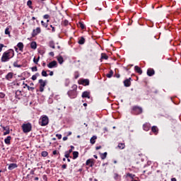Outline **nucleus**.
<instances>
[{
  "mask_svg": "<svg viewBox=\"0 0 181 181\" xmlns=\"http://www.w3.org/2000/svg\"><path fill=\"white\" fill-rule=\"evenodd\" d=\"M49 47H52V49H55V47H54V42H53V41H49Z\"/></svg>",
  "mask_w": 181,
  "mask_h": 181,
  "instance_id": "nucleus-34",
  "label": "nucleus"
},
{
  "mask_svg": "<svg viewBox=\"0 0 181 181\" xmlns=\"http://www.w3.org/2000/svg\"><path fill=\"white\" fill-rule=\"evenodd\" d=\"M78 158V151L73 152V159H77Z\"/></svg>",
  "mask_w": 181,
  "mask_h": 181,
  "instance_id": "nucleus-31",
  "label": "nucleus"
},
{
  "mask_svg": "<svg viewBox=\"0 0 181 181\" xmlns=\"http://www.w3.org/2000/svg\"><path fill=\"white\" fill-rule=\"evenodd\" d=\"M68 95L70 98H76L77 97V85L72 86V90L68 91Z\"/></svg>",
  "mask_w": 181,
  "mask_h": 181,
  "instance_id": "nucleus-2",
  "label": "nucleus"
},
{
  "mask_svg": "<svg viewBox=\"0 0 181 181\" xmlns=\"http://www.w3.org/2000/svg\"><path fill=\"white\" fill-rule=\"evenodd\" d=\"M47 155H49V153H47V151H42L41 153V156H42L43 158H46V156H47Z\"/></svg>",
  "mask_w": 181,
  "mask_h": 181,
  "instance_id": "nucleus-35",
  "label": "nucleus"
},
{
  "mask_svg": "<svg viewBox=\"0 0 181 181\" xmlns=\"http://www.w3.org/2000/svg\"><path fill=\"white\" fill-rule=\"evenodd\" d=\"M23 85L25 86L23 88H26V87H28V85L27 83H25V82H23Z\"/></svg>",
  "mask_w": 181,
  "mask_h": 181,
  "instance_id": "nucleus-55",
  "label": "nucleus"
},
{
  "mask_svg": "<svg viewBox=\"0 0 181 181\" xmlns=\"http://www.w3.org/2000/svg\"><path fill=\"white\" fill-rule=\"evenodd\" d=\"M31 49H33L35 50V49L37 47V44H36V42H32L30 44Z\"/></svg>",
  "mask_w": 181,
  "mask_h": 181,
  "instance_id": "nucleus-26",
  "label": "nucleus"
},
{
  "mask_svg": "<svg viewBox=\"0 0 181 181\" xmlns=\"http://www.w3.org/2000/svg\"><path fill=\"white\" fill-rule=\"evenodd\" d=\"M1 127L3 129V131H6L4 132V135H9V134L11 133V130H9V127H4L2 126V124H1Z\"/></svg>",
  "mask_w": 181,
  "mask_h": 181,
  "instance_id": "nucleus-10",
  "label": "nucleus"
},
{
  "mask_svg": "<svg viewBox=\"0 0 181 181\" xmlns=\"http://www.w3.org/2000/svg\"><path fill=\"white\" fill-rule=\"evenodd\" d=\"M50 28H52V32H56V30L54 29V27L53 25H50Z\"/></svg>",
  "mask_w": 181,
  "mask_h": 181,
  "instance_id": "nucleus-51",
  "label": "nucleus"
},
{
  "mask_svg": "<svg viewBox=\"0 0 181 181\" xmlns=\"http://www.w3.org/2000/svg\"><path fill=\"white\" fill-rule=\"evenodd\" d=\"M27 88H28V90H29V91H33V90H35V88H33V87H30V86H27Z\"/></svg>",
  "mask_w": 181,
  "mask_h": 181,
  "instance_id": "nucleus-45",
  "label": "nucleus"
},
{
  "mask_svg": "<svg viewBox=\"0 0 181 181\" xmlns=\"http://www.w3.org/2000/svg\"><path fill=\"white\" fill-rule=\"evenodd\" d=\"M171 181H177L175 177L171 178Z\"/></svg>",
  "mask_w": 181,
  "mask_h": 181,
  "instance_id": "nucleus-63",
  "label": "nucleus"
},
{
  "mask_svg": "<svg viewBox=\"0 0 181 181\" xmlns=\"http://www.w3.org/2000/svg\"><path fill=\"white\" fill-rule=\"evenodd\" d=\"M16 168H18V164L16 163H11L8 165V170H13V169H16Z\"/></svg>",
  "mask_w": 181,
  "mask_h": 181,
  "instance_id": "nucleus-13",
  "label": "nucleus"
},
{
  "mask_svg": "<svg viewBox=\"0 0 181 181\" xmlns=\"http://www.w3.org/2000/svg\"><path fill=\"white\" fill-rule=\"evenodd\" d=\"M41 24H42V26H43L44 28H47L48 26L47 23H45V21H41Z\"/></svg>",
  "mask_w": 181,
  "mask_h": 181,
  "instance_id": "nucleus-38",
  "label": "nucleus"
},
{
  "mask_svg": "<svg viewBox=\"0 0 181 181\" xmlns=\"http://www.w3.org/2000/svg\"><path fill=\"white\" fill-rule=\"evenodd\" d=\"M17 47H18V49L21 52H23V42H18L17 45Z\"/></svg>",
  "mask_w": 181,
  "mask_h": 181,
  "instance_id": "nucleus-23",
  "label": "nucleus"
},
{
  "mask_svg": "<svg viewBox=\"0 0 181 181\" xmlns=\"http://www.w3.org/2000/svg\"><path fill=\"white\" fill-rule=\"evenodd\" d=\"M67 139H68L67 136L63 137V141H67Z\"/></svg>",
  "mask_w": 181,
  "mask_h": 181,
  "instance_id": "nucleus-61",
  "label": "nucleus"
},
{
  "mask_svg": "<svg viewBox=\"0 0 181 181\" xmlns=\"http://www.w3.org/2000/svg\"><path fill=\"white\" fill-rule=\"evenodd\" d=\"M155 75V70L152 68H149L147 70V76H148V77H152V76Z\"/></svg>",
  "mask_w": 181,
  "mask_h": 181,
  "instance_id": "nucleus-11",
  "label": "nucleus"
},
{
  "mask_svg": "<svg viewBox=\"0 0 181 181\" xmlns=\"http://www.w3.org/2000/svg\"><path fill=\"white\" fill-rule=\"evenodd\" d=\"M5 98V93H0V98Z\"/></svg>",
  "mask_w": 181,
  "mask_h": 181,
  "instance_id": "nucleus-48",
  "label": "nucleus"
},
{
  "mask_svg": "<svg viewBox=\"0 0 181 181\" xmlns=\"http://www.w3.org/2000/svg\"><path fill=\"white\" fill-rule=\"evenodd\" d=\"M66 168H67V165L66 164H64L62 165V169H66Z\"/></svg>",
  "mask_w": 181,
  "mask_h": 181,
  "instance_id": "nucleus-52",
  "label": "nucleus"
},
{
  "mask_svg": "<svg viewBox=\"0 0 181 181\" xmlns=\"http://www.w3.org/2000/svg\"><path fill=\"white\" fill-rule=\"evenodd\" d=\"M97 139V136H93L90 138V142L92 145H94L95 144V140Z\"/></svg>",
  "mask_w": 181,
  "mask_h": 181,
  "instance_id": "nucleus-25",
  "label": "nucleus"
},
{
  "mask_svg": "<svg viewBox=\"0 0 181 181\" xmlns=\"http://www.w3.org/2000/svg\"><path fill=\"white\" fill-rule=\"evenodd\" d=\"M44 19H49V18H50V16H49L48 14H45L43 16Z\"/></svg>",
  "mask_w": 181,
  "mask_h": 181,
  "instance_id": "nucleus-47",
  "label": "nucleus"
},
{
  "mask_svg": "<svg viewBox=\"0 0 181 181\" xmlns=\"http://www.w3.org/2000/svg\"><path fill=\"white\" fill-rule=\"evenodd\" d=\"M62 25H64V26H67V25H69V21L64 20Z\"/></svg>",
  "mask_w": 181,
  "mask_h": 181,
  "instance_id": "nucleus-42",
  "label": "nucleus"
},
{
  "mask_svg": "<svg viewBox=\"0 0 181 181\" xmlns=\"http://www.w3.org/2000/svg\"><path fill=\"white\" fill-rule=\"evenodd\" d=\"M131 78H129L124 81V87H131Z\"/></svg>",
  "mask_w": 181,
  "mask_h": 181,
  "instance_id": "nucleus-12",
  "label": "nucleus"
},
{
  "mask_svg": "<svg viewBox=\"0 0 181 181\" xmlns=\"http://www.w3.org/2000/svg\"><path fill=\"white\" fill-rule=\"evenodd\" d=\"M79 84H81L82 86H90V80L84 78L80 79Z\"/></svg>",
  "mask_w": 181,
  "mask_h": 181,
  "instance_id": "nucleus-8",
  "label": "nucleus"
},
{
  "mask_svg": "<svg viewBox=\"0 0 181 181\" xmlns=\"http://www.w3.org/2000/svg\"><path fill=\"white\" fill-rule=\"evenodd\" d=\"M65 158H70V153H69V152H67V151H66L65 152Z\"/></svg>",
  "mask_w": 181,
  "mask_h": 181,
  "instance_id": "nucleus-44",
  "label": "nucleus"
},
{
  "mask_svg": "<svg viewBox=\"0 0 181 181\" xmlns=\"http://www.w3.org/2000/svg\"><path fill=\"white\" fill-rule=\"evenodd\" d=\"M32 71H37V66H34L31 68Z\"/></svg>",
  "mask_w": 181,
  "mask_h": 181,
  "instance_id": "nucleus-46",
  "label": "nucleus"
},
{
  "mask_svg": "<svg viewBox=\"0 0 181 181\" xmlns=\"http://www.w3.org/2000/svg\"><path fill=\"white\" fill-rule=\"evenodd\" d=\"M117 78H119V77H121V76L119 75V74H116L115 76Z\"/></svg>",
  "mask_w": 181,
  "mask_h": 181,
  "instance_id": "nucleus-54",
  "label": "nucleus"
},
{
  "mask_svg": "<svg viewBox=\"0 0 181 181\" xmlns=\"http://www.w3.org/2000/svg\"><path fill=\"white\" fill-rule=\"evenodd\" d=\"M78 28H81V29H86V25H84V23H83L81 21L78 22Z\"/></svg>",
  "mask_w": 181,
  "mask_h": 181,
  "instance_id": "nucleus-29",
  "label": "nucleus"
},
{
  "mask_svg": "<svg viewBox=\"0 0 181 181\" xmlns=\"http://www.w3.org/2000/svg\"><path fill=\"white\" fill-rule=\"evenodd\" d=\"M56 136H57L58 139H62V134H57Z\"/></svg>",
  "mask_w": 181,
  "mask_h": 181,
  "instance_id": "nucleus-53",
  "label": "nucleus"
},
{
  "mask_svg": "<svg viewBox=\"0 0 181 181\" xmlns=\"http://www.w3.org/2000/svg\"><path fill=\"white\" fill-rule=\"evenodd\" d=\"M57 151L54 150L53 152H52V154L53 155H57Z\"/></svg>",
  "mask_w": 181,
  "mask_h": 181,
  "instance_id": "nucleus-56",
  "label": "nucleus"
},
{
  "mask_svg": "<svg viewBox=\"0 0 181 181\" xmlns=\"http://www.w3.org/2000/svg\"><path fill=\"white\" fill-rule=\"evenodd\" d=\"M143 129L144 131H148L151 129V124L149 123H146L143 125Z\"/></svg>",
  "mask_w": 181,
  "mask_h": 181,
  "instance_id": "nucleus-14",
  "label": "nucleus"
},
{
  "mask_svg": "<svg viewBox=\"0 0 181 181\" xmlns=\"http://www.w3.org/2000/svg\"><path fill=\"white\" fill-rule=\"evenodd\" d=\"M13 67H18V68H21V67H22V65L18 64V61H17V62H15L13 63Z\"/></svg>",
  "mask_w": 181,
  "mask_h": 181,
  "instance_id": "nucleus-37",
  "label": "nucleus"
},
{
  "mask_svg": "<svg viewBox=\"0 0 181 181\" xmlns=\"http://www.w3.org/2000/svg\"><path fill=\"white\" fill-rule=\"evenodd\" d=\"M40 84V93H43L45 91V87H46V81H43V79H40L38 81Z\"/></svg>",
  "mask_w": 181,
  "mask_h": 181,
  "instance_id": "nucleus-5",
  "label": "nucleus"
},
{
  "mask_svg": "<svg viewBox=\"0 0 181 181\" xmlns=\"http://www.w3.org/2000/svg\"><path fill=\"white\" fill-rule=\"evenodd\" d=\"M133 113L136 115H138L139 114H142V107L139 106H134L132 108Z\"/></svg>",
  "mask_w": 181,
  "mask_h": 181,
  "instance_id": "nucleus-6",
  "label": "nucleus"
},
{
  "mask_svg": "<svg viewBox=\"0 0 181 181\" xmlns=\"http://www.w3.org/2000/svg\"><path fill=\"white\" fill-rule=\"evenodd\" d=\"M115 179H118V174L117 173L115 174Z\"/></svg>",
  "mask_w": 181,
  "mask_h": 181,
  "instance_id": "nucleus-59",
  "label": "nucleus"
},
{
  "mask_svg": "<svg viewBox=\"0 0 181 181\" xmlns=\"http://www.w3.org/2000/svg\"><path fill=\"white\" fill-rule=\"evenodd\" d=\"M30 175H35V170H32L30 172Z\"/></svg>",
  "mask_w": 181,
  "mask_h": 181,
  "instance_id": "nucleus-58",
  "label": "nucleus"
},
{
  "mask_svg": "<svg viewBox=\"0 0 181 181\" xmlns=\"http://www.w3.org/2000/svg\"><path fill=\"white\" fill-rule=\"evenodd\" d=\"M103 60H108V55L105 53L101 54L100 61L103 62Z\"/></svg>",
  "mask_w": 181,
  "mask_h": 181,
  "instance_id": "nucleus-18",
  "label": "nucleus"
},
{
  "mask_svg": "<svg viewBox=\"0 0 181 181\" xmlns=\"http://www.w3.org/2000/svg\"><path fill=\"white\" fill-rule=\"evenodd\" d=\"M22 129L24 134H28L32 131V124L30 123H25L22 125Z\"/></svg>",
  "mask_w": 181,
  "mask_h": 181,
  "instance_id": "nucleus-3",
  "label": "nucleus"
},
{
  "mask_svg": "<svg viewBox=\"0 0 181 181\" xmlns=\"http://www.w3.org/2000/svg\"><path fill=\"white\" fill-rule=\"evenodd\" d=\"M4 44H0V52H2V47H4Z\"/></svg>",
  "mask_w": 181,
  "mask_h": 181,
  "instance_id": "nucleus-49",
  "label": "nucleus"
},
{
  "mask_svg": "<svg viewBox=\"0 0 181 181\" xmlns=\"http://www.w3.org/2000/svg\"><path fill=\"white\" fill-rule=\"evenodd\" d=\"M127 176L129 177H131V179H134L135 177V175L131 174V173H127Z\"/></svg>",
  "mask_w": 181,
  "mask_h": 181,
  "instance_id": "nucleus-41",
  "label": "nucleus"
},
{
  "mask_svg": "<svg viewBox=\"0 0 181 181\" xmlns=\"http://www.w3.org/2000/svg\"><path fill=\"white\" fill-rule=\"evenodd\" d=\"M78 43L79 45H84V43H86V39L83 38V37H81L79 40H78Z\"/></svg>",
  "mask_w": 181,
  "mask_h": 181,
  "instance_id": "nucleus-24",
  "label": "nucleus"
},
{
  "mask_svg": "<svg viewBox=\"0 0 181 181\" xmlns=\"http://www.w3.org/2000/svg\"><path fill=\"white\" fill-rule=\"evenodd\" d=\"M57 61L59 62V64H63L64 59H63V57L59 56L57 57Z\"/></svg>",
  "mask_w": 181,
  "mask_h": 181,
  "instance_id": "nucleus-28",
  "label": "nucleus"
},
{
  "mask_svg": "<svg viewBox=\"0 0 181 181\" xmlns=\"http://www.w3.org/2000/svg\"><path fill=\"white\" fill-rule=\"evenodd\" d=\"M13 78V73L10 72L6 76V80H11V78Z\"/></svg>",
  "mask_w": 181,
  "mask_h": 181,
  "instance_id": "nucleus-22",
  "label": "nucleus"
},
{
  "mask_svg": "<svg viewBox=\"0 0 181 181\" xmlns=\"http://www.w3.org/2000/svg\"><path fill=\"white\" fill-rule=\"evenodd\" d=\"M98 149H101V146H96V151H98Z\"/></svg>",
  "mask_w": 181,
  "mask_h": 181,
  "instance_id": "nucleus-60",
  "label": "nucleus"
},
{
  "mask_svg": "<svg viewBox=\"0 0 181 181\" xmlns=\"http://www.w3.org/2000/svg\"><path fill=\"white\" fill-rule=\"evenodd\" d=\"M86 165L87 166H90V168H93V165H94V163L93 162L92 159H88L86 160Z\"/></svg>",
  "mask_w": 181,
  "mask_h": 181,
  "instance_id": "nucleus-16",
  "label": "nucleus"
},
{
  "mask_svg": "<svg viewBox=\"0 0 181 181\" xmlns=\"http://www.w3.org/2000/svg\"><path fill=\"white\" fill-rule=\"evenodd\" d=\"M107 152H105L103 153H101L100 154V158L101 159H103V160H104V159H105L107 158Z\"/></svg>",
  "mask_w": 181,
  "mask_h": 181,
  "instance_id": "nucleus-32",
  "label": "nucleus"
},
{
  "mask_svg": "<svg viewBox=\"0 0 181 181\" xmlns=\"http://www.w3.org/2000/svg\"><path fill=\"white\" fill-rule=\"evenodd\" d=\"M82 98H90V92L84 91L82 93Z\"/></svg>",
  "mask_w": 181,
  "mask_h": 181,
  "instance_id": "nucleus-15",
  "label": "nucleus"
},
{
  "mask_svg": "<svg viewBox=\"0 0 181 181\" xmlns=\"http://www.w3.org/2000/svg\"><path fill=\"white\" fill-rule=\"evenodd\" d=\"M42 179H43L44 180H47V175H44L42 176Z\"/></svg>",
  "mask_w": 181,
  "mask_h": 181,
  "instance_id": "nucleus-50",
  "label": "nucleus"
},
{
  "mask_svg": "<svg viewBox=\"0 0 181 181\" xmlns=\"http://www.w3.org/2000/svg\"><path fill=\"white\" fill-rule=\"evenodd\" d=\"M11 139H12V137L11 136H7L5 139H4V142L6 145H9L11 144Z\"/></svg>",
  "mask_w": 181,
  "mask_h": 181,
  "instance_id": "nucleus-20",
  "label": "nucleus"
},
{
  "mask_svg": "<svg viewBox=\"0 0 181 181\" xmlns=\"http://www.w3.org/2000/svg\"><path fill=\"white\" fill-rule=\"evenodd\" d=\"M49 56H54V52H49Z\"/></svg>",
  "mask_w": 181,
  "mask_h": 181,
  "instance_id": "nucleus-57",
  "label": "nucleus"
},
{
  "mask_svg": "<svg viewBox=\"0 0 181 181\" xmlns=\"http://www.w3.org/2000/svg\"><path fill=\"white\" fill-rule=\"evenodd\" d=\"M67 152H68L69 154H71V152H73V150H72V149H69Z\"/></svg>",
  "mask_w": 181,
  "mask_h": 181,
  "instance_id": "nucleus-62",
  "label": "nucleus"
},
{
  "mask_svg": "<svg viewBox=\"0 0 181 181\" xmlns=\"http://www.w3.org/2000/svg\"><path fill=\"white\" fill-rule=\"evenodd\" d=\"M40 32H42V30L40 29V28L37 27L35 30L34 29L33 30L32 37H35V36H37V35H39Z\"/></svg>",
  "mask_w": 181,
  "mask_h": 181,
  "instance_id": "nucleus-9",
  "label": "nucleus"
},
{
  "mask_svg": "<svg viewBox=\"0 0 181 181\" xmlns=\"http://www.w3.org/2000/svg\"><path fill=\"white\" fill-rule=\"evenodd\" d=\"M40 59V57H38V58L36 59V58L33 59V62L35 64H37V62H39V59Z\"/></svg>",
  "mask_w": 181,
  "mask_h": 181,
  "instance_id": "nucleus-43",
  "label": "nucleus"
},
{
  "mask_svg": "<svg viewBox=\"0 0 181 181\" xmlns=\"http://www.w3.org/2000/svg\"><path fill=\"white\" fill-rule=\"evenodd\" d=\"M27 5L30 8V9H33V7L32 6V1L29 0L28 2H27Z\"/></svg>",
  "mask_w": 181,
  "mask_h": 181,
  "instance_id": "nucleus-36",
  "label": "nucleus"
},
{
  "mask_svg": "<svg viewBox=\"0 0 181 181\" xmlns=\"http://www.w3.org/2000/svg\"><path fill=\"white\" fill-rule=\"evenodd\" d=\"M21 96H22V91L21 90H17L16 92V98H17L18 100H21Z\"/></svg>",
  "mask_w": 181,
  "mask_h": 181,
  "instance_id": "nucleus-19",
  "label": "nucleus"
},
{
  "mask_svg": "<svg viewBox=\"0 0 181 181\" xmlns=\"http://www.w3.org/2000/svg\"><path fill=\"white\" fill-rule=\"evenodd\" d=\"M47 66L49 69H54V68L57 67V62L52 61V62H49V64H47Z\"/></svg>",
  "mask_w": 181,
  "mask_h": 181,
  "instance_id": "nucleus-7",
  "label": "nucleus"
},
{
  "mask_svg": "<svg viewBox=\"0 0 181 181\" xmlns=\"http://www.w3.org/2000/svg\"><path fill=\"white\" fill-rule=\"evenodd\" d=\"M39 76H40V74H39V73H36L35 75H33L32 76V80H33V81H35V80H36L37 78V77H39Z\"/></svg>",
  "mask_w": 181,
  "mask_h": 181,
  "instance_id": "nucleus-33",
  "label": "nucleus"
},
{
  "mask_svg": "<svg viewBox=\"0 0 181 181\" xmlns=\"http://www.w3.org/2000/svg\"><path fill=\"white\" fill-rule=\"evenodd\" d=\"M15 56V51L13 49H8V51L3 53L1 57V62L5 63L8 62L10 59H12Z\"/></svg>",
  "mask_w": 181,
  "mask_h": 181,
  "instance_id": "nucleus-1",
  "label": "nucleus"
},
{
  "mask_svg": "<svg viewBox=\"0 0 181 181\" xmlns=\"http://www.w3.org/2000/svg\"><path fill=\"white\" fill-rule=\"evenodd\" d=\"M42 76H43V77H47V72H46V71H45V70H43L42 71Z\"/></svg>",
  "mask_w": 181,
  "mask_h": 181,
  "instance_id": "nucleus-40",
  "label": "nucleus"
},
{
  "mask_svg": "<svg viewBox=\"0 0 181 181\" xmlns=\"http://www.w3.org/2000/svg\"><path fill=\"white\" fill-rule=\"evenodd\" d=\"M151 131L152 132H153V134H155L156 135L158 134V132H159V129H158V127L156 126H153L151 127Z\"/></svg>",
  "mask_w": 181,
  "mask_h": 181,
  "instance_id": "nucleus-17",
  "label": "nucleus"
},
{
  "mask_svg": "<svg viewBox=\"0 0 181 181\" xmlns=\"http://www.w3.org/2000/svg\"><path fill=\"white\" fill-rule=\"evenodd\" d=\"M53 74H54L53 71L49 72V76H53Z\"/></svg>",
  "mask_w": 181,
  "mask_h": 181,
  "instance_id": "nucleus-64",
  "label": "nucleus"
},
{
  "mask_svg": "<svg viewBox=\"0 0 181 181\" xmlns=\"http://www.w3.org/2000/svg\"><path fill=\"white\" fill-rule=\"evenodd\" d=\"M134 70L135 71H136V73H138L139 74H142V69H141V67L138 66H134Z\"/></svg>",
  "mask_w": 181,
  "mask_h": 181,
  "instance_id": "nucleus-21",
  "label": "nucleus"
},
{
  "mask_svg": "<svg viewBox=\"0 0 181 181\" xmlns=\"http://www.w3.org/2000/svg\"><path fill=\"white\" fill-rule=\"evenodd\" d=\"M117 148H119V149H125V144L119 143L117 146Z\"/></svg>",
  "mask_w": 181,
  "mask_h": 181,
  "instance_id": "nucleus-27",
  "label": "nucleus"
},
{
  "mask_svg": "<svg viewBox=\"0 0 181 181\" xmlns=\"http://www.w3.org/2000/svg\"><path fill=\"white\" fill-rule=\"evenodd\" d=\"M5 35H8L10 36L11 32H9V28H6L5 30Z\"/></svg>",
  "mask_w": 181,
  "mask_h": 181,
  "instance_id": "nucleus-39",
  "label": "nucleus"
},
{
  "mask_svg": "<svg viewBox=\"0 0 181 181\" xmlns=\"http://www.w3.org/2000/svg\"><path fill=\"white\" fill-rule=\"evenodd\" d=\"M113 74H114V71H112V70H110L109 74H106V77H107V78H111Z\"/></svg>",
  "mask_w": 181,
  "mask_h": 181,
  "instance_id": "nucleus-30",
  "label": "nucleus"
},
{
  "mask_svg": "<svg viewBox=\"0 0 181 181\" xmlns=\"http://www.w3.org/2000/svg\"><path fill=\"white\" fill-rule=\"evenodd\" d=\"M39 122L42 127H46V125H47V124H49V117H47V116L42 117L40 119Z\"/></svg>",
  "mask_w": 181,
  "mask_h": 181,
  "instance_id": "nucleus-4",
  "label": "nucleus"
}]
</instances>
